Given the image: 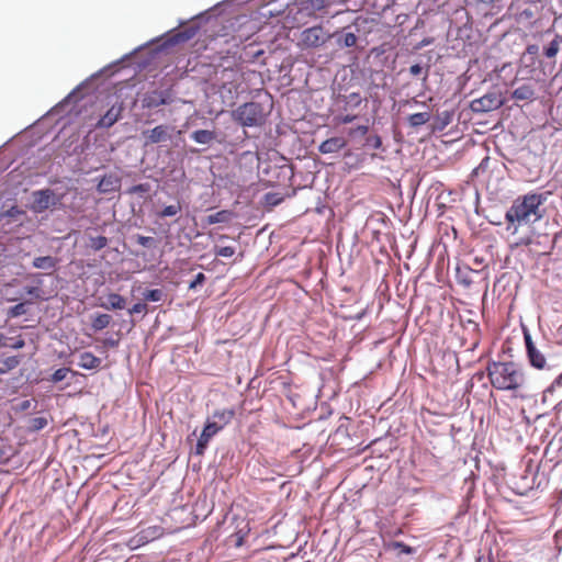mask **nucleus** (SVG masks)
<instances>
[{"label": "nucleus", "instance_id": "15", "mask_svg": "<svg viewBox=\"0 0 562 562\" xmlns=\"http://www.w3.org/2000/svg\"><path fill=\"white\" fill-rule=\"evenodd\" d=\"M32 265L36 269L53 272L58 265V259L52 256L36 257L34 258Z\"/></svg>", "mask_w": 562, "mask_h": 562}, {"label": "nucleus", "instance_id": "10", "mask_svg": "<svg viewBox=\"0 0 562 562\" xmlns=\"http://www.w3.org/2000/svg\"><path fill=\"white\" fill-rule=\"evenodd\" d=\"M502 105V100L494 93L485 94L471 102V108L475 112H490L498 109Z\"/></svg>", "mask_w": 562, "mask_h": 562}, {"label": "nucleus", "instance_id": "18", "mask_svg": "<svg viewBox=\"0 0 562 562\" xmlns=\"http://www.w3.org/2000/svg\"><path fill=\"white\" fill-rule=\"evenodd\" d=\"M101 364V359L95 357L92 352L86 351L80 353L78 366L83 369H97Z\"/></svg>", "mask_w": 562, "mask_h": 562}, {"label": "nucleus", "instance_id": "22", "mask_svg": "<svg viewBox=\"0 0 562 562\" xmlns=\"http://www.w3.org/2000/svg\"><path fill=\"white\" fill-rule=\"evenodd\" d=\"M562 45V35L555 34L554 38L543 48V55L549 58H555Z\"/></svg>", "mask_w": 562, "mask_h": 562}, {"label": "nucleus", "instance_id": "48", "mask_svg": "<svg viewBox=\"0 0 562 562\" xmlns=\"http://www.w3.org/2000/svg\"><path fill=\"white\" fill-rule=\"evenodd\" d=\"M26 293L30 294V295H36L37 296L38 289L34 288V286H30V288L26 289Z\"/></svg>", "mask_w": 562, "mask_h": 562}, {"label": "nucleus", "instance_id": "37", "mask_svg": "<svg viewBox=\"0 0 562 562\" xmlns=\"http://www.w3.org/2000/svg\"><path fill=\"white\" fill-rule=\"evenodd\" d=\"M348 103L353 106V108H357L361 104L362 102V98L359 93L357 92H351L348 97Z\"/></svg>", "mask_w": 562, "mask_h": 562}, {"label": "nucleus", "instance_id": "55", "mask_svg": "<svg viewBox=\"0 0 562 562\" xmlns=\"http://www.w3.org/2000/svg\"><path fill=\"white\" fill-rule=\"evenodd\" d=\"M319 392H321V389H318V392L315 394V397H318Z\"/></svg>", "mask_w": 562, "mask_h": 562}, {"label": "nucleus", "instance_id": "33", "mask_svg": "<svg viewBox=\"0 0 562 562\" xmlns=\"http://www.w3.org/2000/svg\"><path fill=\"white\" fill-rule=\"evenodd\" d=\"M26 313L25 303H19L9 310L10 317H18Z\"/></svg>", "mask_w": 562, "mask_h": 562}, {"label": "nucleus", "instance_id": "19", "mask_svg": "<svg viewBox=\"0 0 562 562\" xmlns=\"http://www.w3.org/2000/svg\"><path fill=\"white\" fill-rule=\"evenodd\" d=\"M234 217V213L229 210H222L214 214H210L205 217V223L207 225H213L217 223H228Z\"/></svg>", "mask_w": 562, "mask_h": 562}, {"label": "nucleus", "instance_id": "32", "mask_svg": "<svg viewBox=\"0 0 562 562\" xmlns=\"http://www.w3.org/2000/svg\"><path fill=\"white\" fill-rule=\"evenodd\" d=\"M453 114L449 111H443L438 115V120L440 121L439 128L443 130L447 125H449L452 121Z\"/></svg>", "mask_w": 562, "mask_h": 562}, {"label": "nucleus", "instance_id": "39", "mask_svg": "<svg viewBox=\"0 0 562 562\" xmlns=\"http://www.w3.org/2000/svg\"><path fill=\"white\" fill-rule=\"evenodd\" d=\"M19 363V360L15 357H9L5 361V369H0V373H5L9 369H12L16 367Z\"/></svg>", "mask_w": 562, "mask_h": 562}, {"label": "nucleus", "instance_id": "53", "mask_svg": "<svg viewBox=\"0 0 562 562\" xmlns=\"http://www.w3.org/2000/svg\"><path fill=\"white\" fill-rule=\"evenodd\" d=\"M24 346V341L22 339H19L15 344L12 345L13 348L19 349Z\"/></svg>", "mask_w": 562, "mask_h": 562}, {"label": "nucleus", "instance_id": "43", "mask_svg": "<svg viewBox=\"0 0 562 562\" xmlns=\"http://www.w3.org/2000/svg\"><path fill=\"white\" fill-rule=\"evenodd\" d=\"M103 345L108 346V347H111V348H114V347H116L119 345V340L117 339L109 338V339H105L103 341Z\"/></svg>", "mask_w": 562, "mask_h": 562}, {"label": "nucleus", "instance_id": "2", "mask_svg": "<svg viewBox=\"0 0 562 562\" xmlns=\"http://www.w3.org/2000/svg\"><path fill=\"white\" fill-rule=\"evenodd\" d=\"M492 386H520L524 374L514 362H494L487 368Z\"/></svg>", "mask_w": 562, "mask_h": 562}, {"label": "nucleus", "instance_id": "7", "mask_svg": "<svg viewBox=\"0 0 562 562\" xmlns=\"http://www.w3.org/2000/svg\"><path fill=\"white\" fill-rule=\"evenodd\" d=\"M524 339L530 364L537 369H543L547 363L546 357L536 347L535 342L532 341L531 335L528 330H524Z\"/></svg>", "mask_w": 562, "mask_h": 562}, {"label": "nucleus", "instance_id": "25", "mask_svg": "<svg viewBox=\"0 0 562 562\" xmlns=\"http://www.w3.org/2000/svg\"><path fill=\"white\" fill-rule=\"evenodd\" d=\"M48 425V419L44 416L32 417L29 419L27 428L31 431H38Z\"/></svg>", "mask_w": 562, "mask_h": 562}, {"label": "nucleus", "instance_id": "30", "mask_svg": "<svg viewBox=\"0 0 562 562\" xmlns=\"http://www.w3.org/2000/svg\"><path fill=\"white\" fill-rule=\"evenodd\" d=\"M235 252H236V249L233 246L215 247V249H214L215 256L224 257V258L233 257L235 255Z\"/></svg>", "mask_w": 562, "mask_h": 562}, {"label": "nucleus", "instance_id": "36", "mask_svg": "<svg viewBox=\"0 0 562 562\" xmlns=\"http://www.w3.org/2000/svg\"><path fill=\"white\" fill-rule=\"evenodd\" d=\"M69 372H70V370L67 368H60V369L56 370L52 375L53 382L63 381L64 379H66V376Z\"/></svg>", "mask_w": 562, "mask_h": 562}, {"label": "nucleus", "instance_id": "21", "mask_svg": "<svg viewBox=\"0 0 562 562\" xmlns=\"http://www.w3.org/2000/svg\"><path fill=\"white\" fill-rule=\"evenodd\" d=\"M213 436H214L213 427L204 426L202 434L198 440L196 448H195L198 454L204 453V450Z\"/></svg>", "mask_w": 562, "mask_h": 562}, {"label": "nucleus", "instance_id": "41", "mask_svg": "<svg viewBox=\"0 0 562 562\" xmlns=\"http://www.w3.org/2000/svg\"><path fill=\"white\" fill-rule=\"evenodd\" d=\"M356 117H357L356 115L347 114L344 116L336 117V120L340 124H348V123L353 122L356 120Z\"/></svg>", "mask_w": 562, "mask_h": 562}, {"label": "nucleus", "instance_id": "49", "mask_svg": "<svg viewBox=\"0 0 562 562\" xmlns=\"http://www.w3.org/2000/svg\"><path fill=\"white\" fill-rule=\"evenodd\" d=\"M313 7L321 8L323 7L324 0H310Z\"/></svg>", "mask_w": 562, "mask_h": 562}, {"label": "nucleus", "instance_id": "12", "mask_svg": "<svg viewBox=\"0 0 562 562\" xmlns=\"http://www.w3.org/2000/svg\"><path fill=\"white\" fill-rule=\"evenodd\" d=\"M121 188V178L116 175L110 173L105 175L101 178L98 183L97 190L102 193H112L117 191Z\"/></svg>", "mask_w": 562, "mask_h": 562}, {"label": "nucleus", "instance_id": "1", "mask_svg": "<svg viewBox=\"0 0 562 562\" xmlns=\"http://www.w3.org/2000/svg\"><path fill=\"white\" fill-rule=\"evenodd\" d=\"M549 194V192H530L515 199L512 206L505 214L507 231L514 227L513 233H516L517 226L521 223L528 222L531 215H533L536 220H539L542 216L539 213V209L547 201Z\"/></svg>", "mask_w": 562, "mask_h": 562}, {"label": "nucleus", "instance_id": "3", "mask_svg": "<svg viewBox=\"0 0 562 562\" xmlns=\"http://www.w3.org/2000/svg\"><path fill=\"white\" fill-rule=\"evenodd\" d=\"M232 119L244 127L261 126L266 121L262 104L246 102L232 111Z\"/></svg>", "mask_w": 562, "mask_h": 562}, {"label": "nucleus", "instance_id": "27", "mask_svg": "<svg viewBox=\"0 0 562 562\" xmlns=\"http://www.w3.org/2000/svg\"><path fill=\"white\" fill-rule=\"evenodd\" d=\"M108 241L109 240L105 236L91 237L89 246L94 251H98V250H101L102 248L106 247Z\"/></svg>", "mask_w": 562, "mask_h": 562}, {"label": "nucleus", "instance_id": "34", "mask_svg": "<svg viewBox=\"0 0 562 562\" xmlns=\"http://www.w3.org/2000/svg\"><path fill=\"white\" fill-rule=\"evenodd\" d=\"M140 313H147V304L145 302H138V303H135L130 310H128V314L130 315H134V314H140Z\"/></svg>", "mask_w": 562, "mask_h": 562}, {"label": "nucleus", "instance_id": "52", "mask_svg": "<svg viewBox=\"0 0 562 562\" xmlns=\"http://www.w3.org/2000/svg\"><path fill=\"white\" fill-rule=\"evenodd\" d=\"M396 546H397V547H401V548H402V550H403L404 552H406V553H411V552H412L411 547H407V546H405V544H403V543H396Z\"/></svg>", "mask_w": 562, "mask_h": 562}, {"label": "nucleus", "instance_id": "45", "mask_svg": "<svg viewBox=\"0 0 562 562\" xmlns=\"http://www.w3.org/2000/svg\"><path fill=\"white\" fill-rule=\"evenodd\" d=\"M538 49H539L538 46L532 44V45H528L526 50L528 54H537Z\"/></svg>", "mask_w": 562, "mask_h": 562}, {"label": "nucleus", "instance_id": "8", "mask_svg": "<svg viewBox=\"0 0 562 562\" xmlns=\"http://www.w3.org/2000/svg\"><path fill=\"white\" fill-rule=\"evenodd\" d=\"M235 417V411L233 408H225L215 411L211 418L207 419L205 426L213 427L214 436L228 425Z\"/></svg>", "mask_w": 562, "mask_h": 562}, {"label": "nucleus", "instance_id": "13", "mask_svg": "<svg viewBox=\"0 0 562 562\" xmlns=\"http://www.w3.org/2000/svg\"><path fill=\"white\" fill-rule=\"evenodd\" d=\"M346 145L347 140L344 137H331L324 140L318 146V150L321 154H334L345 148Z\"/></svg>", "mask_w": 562, "mask_h": 562}, {"label": "nucleus", "instance_id": "56", "mask_svg": "<svg viewBox=\"0 0 562 562\" xmlns=\"http://www.w3.org/2000/svg\"><path fill=\"white\" fill-rule=\"evenodd\" d=\"M475 562H481V559L479 558Z\"/></svg>", "mask_w": 562, "mask_h": 562}, {"label": "nucleus", "instance_id": "20", "mask_svg": "<svg viewBox=\"0 0 562 562\" xmlns=\"http://www.w3.org/2000/svg\"><path fill=\"white\" fill-rule=\"evenodd\" d=\"M191 137L199 144L209 145L216 138V134L209 130H198L191 134Z\"/></svg>", "mask_w": 562, "mask_h": 562}, {"label": "nucleus", "instance_id": "51", "mask_svg": "<svg viewBox=\"0 0 562 562\" xmlns=\"http://www.w3.org/2000/svg\"><path fill=\"white\" fill-rule=\"evenodd\" d=\"M7 346V337L0 333V348Z\"/></svg>", "mask_w": 562, "mask_h": 562}, {"label": "nucleus", "instance_id": "44", "mask_svg": "<svg viewBox=\"0 0 562 562\" xmlns=\"http://www.w3.org/2000/svg\"><path fill=\"white\" fill-rule=\"evenodd\" d=\"M32 402L30 400H25L20 404L21 411H26L31 407Z\"/></svg>", "mask_w": 562, "mask_h": 562}, {"label": "nucleus", "instance_id": "47", "mask_svg": "<svg viewBox=\"0 0 562 562\" xmlns=\"http://www.w3.org/2000/svg\"><path fill=\"white\" fill-rule=\"evenodd\" d=\"M531 244V238L530 237H527V238H521L516 245H525V246H528Z\"/></svg>", "mask_w": 562, "mask_h": 562}, {"label": "nucleus", "instance_id": "23", "mask_svg": "<svg viewBox=\"0 0 562 562\" xmlns=\"http://www.w3.org/2000/svg\"><path fill=\"white\" fill-rule=\"evenodd\" d=\"M431 115L429 112H419L411 114L407 122L412 127H418L429 122Z\"/></svg>", "mask_w": 562, "mask_h": 562}, {"label": "nucleus", "instance_id": "31", "mask_svg": "<svg viewBox=\"0 0 562 562\" xmlns=\"http://www.w3.org/2000/svg\"><path fill=\"white\" fill-rule=\"evenodd\" d=\"M356 43H357V36L351 32L345 33L339 38V44H341L345 47H352L356 45Z\"/></svg>", "mask_w": 562, "mask_h": 562}, {"label": "nucleus", "instance_id": "17", "mask_svg": "<svg viewBox=\"0 0 562 562\" xmlns=\"http://www.w3.org/2000/svg\"><path fill=\"white\" fill-rule=\"evenodd\" d=\"M105 310H123L126 306V300L117 293H110L106 296V302L100 304Z\"/></svg>", "mask_w": 562, "mask_h": 562}, {"label": "nucleus", "instance_id": "9", "mask_svg": "<svg viewBox=\"0 0 562 562\" xmlns=\"http://www.w3.org/2000/svg\"><path fill=\"white\" fill-rule=\"evenodd\" d=\"M170 93L167 91L153 90L144 94L142 106L144 109H154L170 103Z\"/></svg>", "mask_w": 562, "mask_h": 562}, {"label": "nucleus", "instance_id": "28", "mask_svg": "<svg viewBox=\"0 0 562 562\" xmlns=\"http://www.w3.org/2000/svg\"><path fill=\"white\" fill-rule=\"evenodd\" d=\"M180 211H181V205H180V204H171V205H167L166 207H164V209L158 213V216H159V217H169V216H175V215H177Z\"/></svg>", "mask_w": 562, "mask_h": 562}, {"label": "nucleus", "instance_id": "11", "mask_svg": "<svg viewBox=\"0 0 562 562\" xmlns=\"http://www.w3.org/2000/svg\"><path fill=\"white\" fill-rule=\"evenodd\" d=\"M124 106L122 102L112 104L103 116L95 124V128H109L113 126L121 117Z\"/></svg>", "mask_w": 562, "mask_h": 562}, {"label": "nucleus", "instance_id": "35", "mask_svg": "<svg viewBox=\"0 0 562 562\" xmlns=\"http://www.w3.org/2000/svg\"><path fill=\"white\" fill-rule=\"evenodd\" d=\"M149 190H150V186L148 183H139V184L133 186L128 190V192L131 194H134V193L145 194V193L149 192Z\"/></svg>", "mask_w": 562, "mask_h": 562}, {"label": "nucleus", "instance_id": "29", "mask_svg": "<svg viewBox=\"0 0 562 562\" xmlns=\"http://www.w3.org/2000/svg\"><path fill=\"white\" fill-rule=\"evenodd\" d=\"M409 74L415 77L423 75V80L425 81L428 78L429 69L428 67L424 68L419 64H415L409 67Z\"/></svg>", "mask_w": 562, "mask_h": 562}, {"label": "nucleus", "instance_id": "6", "mask_svg": "<svg viewBox=\"0 0 562 562\" xmlns=\"http://www.w3.org/2000/svg\"><path fill=\"white\" fill-rule=\"evenodd\" d=\"M172 126L160 124L151 130H146L142 133L144 138V146L167 142L171 138Z\"/></svg>", "mask_w": 562, "mask_h": 562}, {"label": "nucleus", "instance_id": "24", "mask_svg": "<svg viewBox=\"0 0 562 562\" xmlns=\"http://www.w3.org/2000/svg\"><path fill=\"white\" fill-rule=\"evenodd\" d=\"M112 317L109 314H98L92 318L91 327L95 330H102L111 324Z\"/></svg>", "mask_w": 562, "mask_h": 562}, {"label": "nucleus", "instance_id": "46", "mask_svg": "<svg viewBox=\"0 0 562 562\" xmlns=\"http://www.w3.org/2000/svg\"><path fill=\"white\" fill-rule=\"evenodd\" d=\"M368 126L360 125L356 128L357 132H359L361 135H366L368 133Z\"/></svg>", "mask_w": 562, "mask_h": 562}, {"label": "nucleus", "instance_id": "54", "mask_svg": "<svg viewBox=\"0 0 562 562\" xmlns=\"http://www.w3.org/2000/svg\"><path fill=\"white\" fill-rule=\"evenodd\" d=\"M555 383L557 384H561L562 383V373L559 375V378L555 380Z\"/></svg>", "mask_w": 562, "mask_h": 562}, {"label": "nucleus", "instance_id": "14", "mask_svg": "<svg viewBox=\"0 0 562 562\" xmlns=\"http://www.w3.org/2000/svg\"><path fill=\"white\" fill-rule=\"evenodd\" d=\"M162 528L159 526H150L142 529L135 537L137 544H145L162 536Z\"/></svg>", "mask_w": 562, "mask_h": 562}, {"label": "nucleus", "instance_id": "42", "mask_svg": "<svg viewBox=\"0 0 562 562\" xmlns=\"http://www.w3.org/2000/svg\"><path fill=\"white\" fill-rule=\"evenodd\" d=\"M175 37H176L177 42H183V41H188L189 38H191L192 33H190L188 31L181 32V33H178Z\"/></svg>", "mask_w": 562, "mask_h": 562}, {"label": "nucleus", "instance_id": "38", "mask_svg": "<svg viewBox=\"0 0 562 562\" xmlns=\"http://www.w3.org/2000/svg\"><path fill=\"white\" fill-rule=\"evenodd\" d=\"M136 240H137V244L143 247H151L155 243L153 237L142 236V235H138Z\"/></svg>", "mask_w": 562, "mask_h": 562}, {"label": "nucleus", "instance_id": "4", "mask_svg": "<svg viewBox=\"0 0 562 562\" xmlns=\"http://www.w3.org/2000/svg\"><path fill=\"white\" fill-rule=\"evenodd\" d=\"M330 36L326 34L322 26H312L304 30L301 34V43L306 48H316L327 42Z\"/></svg>", "mask_w": 562, "mask_h": 562}, {"label": "nucleus", "instance_id": "40", "mask_svg": "<svg viewBox=\"0 0 562 562\" xmlns=\"http://www.w3.org/2000/svg\"><path fill=\"white\" fill-rule=\"evenodd\" d=\"M205 281V276L202 272H199L194 280L189 284V289H195L198 285H201Z\"/></svg>", "mask_w": 562, "mask_h": 562}, {"label": "nucleus", "instance_id": "16", "mask_svg": "<svg viewBox=\"0 0 562 562\" xmlns=\"http://www.w3.org/2000/svg\"><path fill=\"white\" fill-rule=\"evenodd\" d=\"M535 95V89L529 83L521 85L513 91V99L517 101H532Z\"/></svg>", "mask_w": 562, "mask_h": 562}, {"label": "nucleus", "instance_id": "50", "mask_svg": "<svg viewBox=\"0 0 562 562\" xmlns=\"http://www.w3.org/2000/svg\"><path fill=\"white\" fill-rule=\"evenodd\" d=\"M381 145H382L381 138L379 136H375L374 140H373V147L379 148Z\"/></svg>", "mask_w": 562, "mask_h": 562}, {"label": "nucleus", "instance_id": "26", "mask_svg": "<svg viewBox=\"0 0 562 562\" xmlns=\"http://www.w3.org/2000/svg\"><path fill=\"white\" fill-rule=\"evenodd\" d=\"M164 297V292L160 289L146 290L143 293V299L145 302H158Z\"/></svg>", "mask_w": 562, "mask_h": 562}, {"label": "nucleus", "instance_id": "5", "mask_svg": "<svg viewBox=\"0 0 562 562\" xmlns=\"http://www.w3.org/2000/svg\"><path fill=\"white\" fill-rule=\"evenodd\" d=\"M31 209L35 213H42L56 204L55 192L50 189H42L32 193Z\"/></svg>", "mask_w": 562, "mask_h": 562}]
</instances>
